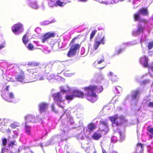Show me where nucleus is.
Listing matches in <instances>:
<instances>
[{"instance_id":"1","label":"nucleus","mask_w":153,"mask_h":153,"mask_svg":"<svg viewBox=\"0 0 153 153\" xmlns=\"http://www.w3.org/2000/svg\"><path fill=\"white\" fill-rule=\"evenodd\" d=\"M79 35L74 37L71 41L70 45H71L67 54V56L69 57H72L75 55L77 53V50H79L81 47V43L80 44L76 43L74 44L75 40L77 39Z\"/></svg>"},{"instance_id":"2","label":"nucleus","mask_w":153,"mask_h":153,"mask_svg":"<svg viewBox=\"0 0 153 153\" xmlns=\"http://www.w3.org/2000/svg\"><path fill=\"white\" fill-rule=\"evenodd\" d=\"M109 119L111 122L113 127L121 126L127 122V120L123 115L118 116L116 114L109 117Z\"/></svg>"},{"instance_id":"3","label":"nucleus","mask_w":153,"mask_h":153,"mask_svg":"<svg viewBox=\"0 0 153 153\" xmlns=\"http://www.w3.org/2000/svg\"><path fill=\"white\" fill-rule=\"evenodd\" d=\"M64 94L62 92H59L55 93L52 94L53 100L60 107L63 108L64 107V100L62 99V95Z\"/></svg>"},{"instance_id":"4","label":"nucleus","mask_w":153,"mask_h":153,"mask_svg":"<svg viewBox=\"0 0 153 153\" xmlns=\"http://www.w3.org/2000/svg\"><path fill=\"white\" fill-rule=\"evenodd\" d=\"M85 91H90L93 92L96 91L97 93L101 92L103 90L102 86L100 85H90L84 88Z\"/></svg>"},{"instance_id":"5","label":"nucleus","mask_w":153,"mask_h":153,"mask_svg":"<svg viewBox=\"0 0 153 153\" xmlns=\"http://www.w3.org/2000/svg\"><path fill=\"white\" fill-rule=\"evenodd\" d=\"M87 92L86 99L92 102H94L97 100V96L94 92L90 91H85Z\"/></svg>"},{"instance_id":"6","label":"nucleus","mask_w":153,"mask_h":153,"mask_svg":"<svg viewBox=\"0 0 153 153\" xmlns=\"http://www.w3.org/2000/svg\"><path fill=\"white\" fill-rule=\"evenodd\" d=\"M105 37L104 36L101 37L100 36H97L95 40L94 44V48L95 50L98 49L101 44H104Z\"/></svg>"},{"instance_id":"7","label":"nucleus","mask_w":153,"mask_h":153,"mask_svg":"<svg viewBox=\"0 0 153 153\" xmlns=\"http://www.w3.org/2000/svg\"><path fill=\"white\" fill-rule=\"evenodd\" d=\"M1 96L5 100L10 102H12V100L14 98V94L12 92L2 93Z\"/></svg>"},{"instance_id":"8","label":"nucleus","mask_w":153,"mask_h":153,"mask_svg":"<svg viewBox=\"0 0 153 153\" xmlns=\"http://www.w3.org/2000/svg\"><path fill=\"white\" fill-rule=\"evenodd\" d=\"M96 128V126L94 123H90L88 124L85 128L86 132L88 134H90Z\"/></svg>"},{"instance_id":"9","label":"nucleus","mask_w":153,"mask_h":153,"mask_svg":"<svg viewBox=\"0 0 153 153\" xmlns=\"http://www.w3.org/2000/svg\"><path fill=\"white\" fill-rule=\"evenodd\" d=\"M55 34L54 32H49L46 33L42 36V38L41 39L42 42L44 43L46 41L48 40V39L54 37Z\"/></svg>"},{"instance_id":"10","label":"nucleus","mask_w":153,"mask_h":153,"mask_svg":"<svg viewBox=\"0 0 153 153\" xmlns=\"http://www.w3.org/2000/svg\"><path fill=\"white\" fill-rule=\"evenodd\" d=\"M22 27V25L21 23H18L14 25L11 28L13 33L16 34L17 31L21 29Z\"/></svg>"},{"instance_id":"11","label":"nucleus","mask_w":153,"mask_h":153,"mask_svg":"<svg viewBox=\"0 0 153 153\" xmlns=\"http://www.w3.org/2000/svg\"><path fill=\"white\" fill-rule=\"evenodd\" d=\"M39 110L41 113L46 111L48 107V104L46 102L41 103L39 105Z\"/></svg>"},{"instance_id":"12","label":"nucleus","mask_w":153,"mask_h":153,"mask_svg":"<svg viewBox=\"0 0 153 153\" xmlns=\"http://www.w3.org/2000/svg\"><path fill=\"white\" fill-rule=\"evenodd\" d=\"M140 94V91L138 89L133 91L132 92V93L131 95V99L132 100H134L137 99L139 97Z\"/></svg>"},{"instance_id":"13","label":"nucleus","mask_w":153,"mask_h":153,"mask_svg":"<svg viewBox=\"0 0 153 153\" xmlns=\"http://www.w3.org/2000/svg\"><path fill=\"white\" fill-rule=\"evenodd\" d=\"M100 124L102 125V131H107L108 130V126L107 121L101 120L100 121Z\"/></svg>"},{"instance_id":"14","label":"nucleus","mask_w":153,"mask_h":153,"mask_svg":"<svg viewBox=\"0 0 153 153\" xmlns=\"http://www.w3.org/2000/svg\"><path fill=\"white\" fill-rule=\"evenodd\" d=\"M25 118L27 123H35L36 122L35 117L32 115L27 114L25 116Z\"/></svg>"},{"instance_id":"15","label":"nucleus","mask_w":153,"mask_h":153,"mask_svg":"<svg viewBox=\"0 0 153 153\" xmlns=\"http://www.w3.org/2000/svg\"><path fill=\"white\" fill-rule=\"evenodd\" d=\"M25 78V74L24 72L22 70H21L20 73L16 76V79L18 81L21 82L24 81Z\"/></svg>"},{"instance_id":"16","label":"nucleus","mask_w":153,"mask_h":153,"mask_svg":"<svg viewBox=\"0 0 153 153\" xmlns=\"http://www.w3.org/2000/svg\"><path fill=\"white\" fill-rule=\"evenodd\" d=\"M72 93L75 97L82 98L84 96L83 92L80 91L75 90L72 91Z\"/></svg>"},{"instance_id":"17","label":"nucleus","mask_w":153,"mask_h":153,"mask_svg":"<svg viewBox=\"0 0 153 153\" xmlns=\"http://www.w3.org/2000/svg\"><path fill=\"white\" fill-rule=\"evenodd\" d=\"M143 149V144L140 143H137L136 149V152L139 153H142Z\"/></svg>"},{"instance_id":"18","label":"nucleus","mask_w":153,"mask_h":153,"mask_svg":"<svg viewBox=\"0 0 153 153\" xmlns=\"http://www.w3.org/2000/svg\"><path fill=\"white\" fill-rule=\"evenodd\" d=\"M108 76L111 77V81L113 82H117L119 79L117 76L114 74L113 73L111 72H109L108 74Z\"/></svg>"},{"instance_id":"19","label":"nucleus","mask_w":153,"mask_h":153,"mask_svg":"<svg viewBox=\"0 0 153 153\" xmlns=\"http://www.w3.org/2000/svg\"><path fill=\"white\" fill-rule=\"evenodd\" d=\"M102 153H111L113 150V146H110L109 147L105 149L102 147Z\"/></svg>"},{"instance_id":"20","label":"nucleus","mask_w":153,"mask_h":153,"mask_svg":"<svg viewBox=\"0 0 153 153\" xmlns=\"http://www.w3.org/2000/svg\"><path fill=\"white\" fill-rule=\"evenodd\" d=\"M101 134L97 131L93 133L92 138L94 140H98L101 137Z\"/></svg>"},{"instance_id":"21","label":"nucleus","mask_w":153,"mask_h":153,"mask_svg":"<svg viewBox=\"0 0 153 153\" xmlns=\"http://www.w3.org/2000/svg\"><path fill=\"white\" fill-rule=\"evenodd\" d=\"M139 13L144 16H148L149 14L147 7L140 9L139 10Z\"/></svg>"},{"instance_id":"22","label":"nucleus","mask_w":153,"mask_h":153,"mask_svg":"<svg viewBox=\"0 0 153 153\" xmlns=\"http://www.w3.org/2000/svg\"><path fill=\"white\" fill-rule=\"evenodd\" d=\"M145 27L141 25H139L137 26V29L135 32L136 33L139 34L140 33H143Z\"/></svg>"},{"instance_id":"23","label":"nucleus","mask_w":153,"mask_h":153,"mask_svg":"<svg viewBox=\"0 0 153 153\" xmlns=\"http://www.w3.org/2000/svg\"><path fill=\"white\" fill-rule=\"evenodd\" d=\"M66 4V2L61 1L60 0H57L55 4V6H59L62 7L65 4Z\"/></svg>"},{"instance_id":"24","label":"nucleus","mask_w":153,"mask_h":153,"mask_svg":"<svg viewBox=\"0 0 153 153\" xmlns=\"http://www.w3.org/2000/svg\"><path fill=\"white\" fill-rule=\"evenodd\" d=\"M22 41L24 44L26 45L29 42L28 38L26 34H25L22 38Z\"/></svg>"},{"instance_id":"25","label":"nucleus","mask_w":153,"mask_h":153,"mask_svg":"<svg viewBox=\"0 0 153 153\" xmlns=\"http://www.w3.org/2000/svg\"><path fill=\"white\" fill-rule=\"evenodd\" d=\"M25 132L28 135L31 134V127L25 124Z\"/></svg>"},{"instance_id":"26","label":"nucleus","mask_w":153,"mask_h":153,"mask_svg":"<svg viewBox=\"0 0 153 153\" xmlns=\"http://www.w3.org/2000/svg\"><path fill=\"white\" fill-rule=\"evenodd\" d=\"M139 13H137L133 15V18L135 21H140V17Z\"/></svg>"},{"instance_id":"27","label":"nucleus","mask_w":153,"mask_h":153,"mask_svg":"<svg viewBox=\"0 0 153 153\" xmlns=\"http://www.w3.org/2000/svg\"><path fill=\"white\" fill-rule=\"evenodd\" d=\"M143 57L145 59V62H143V66L145 67H148V68H149V65H148V58H147V57H146V56L145 55H144L143 56Z\"/></svg>"},{"instance_id":"28","label":"nucleus","mask_w":153,"mask_h":153,"mask_svg":"<svg viewBox=\"0 0 153 153\" xmlns=\"http://www.w3.org/2000/svg\"><path fill=\"white\" fill-rule=\"evenodd\" d=\"M17 145V143L16 142L15 140L12 141L8 143V146L9 147H13L14 146H16Z\"/></svg>"},{"instance_id":"29","label":"nucleus","mask_w":153,"mask_h":153,"mask_svg":"<svg viewBox=\"0 0 153 153\" xmlns=\"http://www.w3.org/2000/svg\"><path fill=\"white\" fill-rule=\"evenodd\" d=\"M87 153H96V151L94 147L88 148L86 149Z\"/></svg>"},{"instance_id":"30","label":"nucleus","mask_w":153,"mask_h":153,"mask_svg":"<svg viewBox=\"0 0 153 153\" xmlns=\"http://www.w3.org/2000/svg\"><path fill=\"white\" fill-rule=\"evenodd\" d=\"M75 97L74 96L72 92V94L70 95H67L65 97V98L67 100H72L74 97Z\"/></svg>"},{"instance_id":"31","label":"nucleus","mask_w":153,"mask_h":153,"mask_svg":"<svg viewBox=\"0 0 153 153\" xmlns=\"http://www.w3.org/2000/svg\"><path fill=\"white\" fill-rule=\"evenodd\" d=\"M97 32V30H94L92 31L90 35V40H91L92 39H93Z\"/></svg>"},{"instance_id":"32","label":"nucleus","mask_w":153,"mask_h":153,"mask_svg":"<svg viewBox=\"0 0 153 153\" xmlns=\"http://www.w3.org/2000/svg\"><path fill=\"white\" fill-rule=\"evenodd\" d=\"M27 49L30 50H34V46L32 44L30 43L28 44L27 46H26Z\"/></svg>"},{"instance_id":"33","label":"nucleus","mask_w":153,"mask_h":153,"mask_svg":"<svg viewBox=\"0 0 153 153\" xmlns=\"http://www.w3.org/2000/svg\"><path fill=\"white\" fill-rule=\"evenodd\" d=\"M105 62V58L103 55H102L101 56V59L97 62V64H100Z\"/></svg>"},{"instance_id":"34","label":"nucleus","mask_w":153,"mask_h":153,"mask_svg":"<svg viewBox=\"0 0 153 153\" xmlns=\"http://www.w3.org/2000/svg\"><path fill=\"white\" fill-rule=\"evenodd\" d=\"M147 47L149 50L153 48V42H150L148 43Z\"/></svg>"},{"instance_id":"35","label":"nucleus","mask_w":153,"mask_h":153,"mask_svg":"<svg viewBox=\"0 0 153 153\" xmlns=\"http://www.w3.org/2000/svg\"><path fill=\"white\" fill-rule=\"evenodd\" d=\"M39 63H37L35 62H32L30 63V65L32 66H37L40 65Z\"/></svg>"},{"instance_id":"36","label":"nucleus","mask_w":153,"mask_h":153,"mask_svg":"<svg viewBox=\"0 0 153 153\" xmlns=\"http://www.w3.org/2000/svg\"><path fill=\"white\" fill-rule=\"evenodd\" d=\"M2 144L3 146H5L7 143V140L5 138L2 139Z\"/></svg>"},{"instance_id":"37","label":"nucleus","mask_w":153,"mask_h":153,"mask_svg":"<svg viewBox=\"0 0 153 153\" xmlns=\"http://www.w3.org/2000/svg\"><path fill=\"white\" fill-rule=\"evenodd\" d=\"M4 123L3 120H0V127L1 128H3L2 126H4ZM2 129L0 128V131H1Z\"/></svg>"},{"instance_id":"38","label":"nucleus","mask_w":153,"mask_h":153,"mask_svg":"<svg viewBox=\"0 0 153 153\" xmlns=\"http://www.w3.org/2000/svg\"><path fill=\"white\" fill-rule=\"evenodd\" d=\"M18 126L16 123H14L12 124H11L10 125L11 127L13 128H16Z\"/></svg>"},{"instance_id":"39","label":"nucleus","mask_w":153,"mask_h":153,"mask_svg":"<svg viewBox=\"0 0 153 153\" xmlns=\"http://www.w3.org/2000/svg\"><path fill=\"white\" fill-rule=\"evenodd\" d=\"M147 130L153 136V127L150 128Z\"/></svg>"},{"instance_id":"40","label":"nucleus","mask_w":153,"mask_h":153,"mask_svg":"<svg viewBox=\"0 0 153 153\" xmlns=\"http://www.w3.org/2000/svg\"><path fill=\"white\" fill-rule=\"evenodd\" d=\"M9 88V86L8 85L7 86L3 89V93H6L4 92L5 91H8V89Z\"/></svg>"},{"instance_id":"41","label":"nucleus","mask_w":153,"mask_h":153,"mask_svg":"<svg viewBox=\"0 0 153 153\" xmlns=\"http://www.w3.org/2000/svg\"><path fill=\"white\" fill-rule=\"evenodd\" d=\"M148 106L150 107H153V102H150L148 104Z\"/></svg>"},{"instance_id":"42","label":"nucleus","mask_w":153,"mask_h":153,"mask_svg":"<svg viewBox=\"0 0 153 153\" xmlns=\"http://www.w3.org/2000/svg\"><path fill=\"white\" fill-rule=\"evenodd\" d=\"M32 7L36 9H37L38 7V6L36 5L35 3H33L32 5Z\"/></svg>"},{"instance_id":"43","label":"nucleus","mask_w":153,"mask_h":153,"mask_svg":"<svg viewBox=\"0 0 153 153\" xmlns=\"http://www.w3.org/2000/svg\"><path fill=\"white\" fill-rule=\"evenodd\" d=\"M140 21L143 23H146L147 22V21H146L145 19H143L140 20Z\"/></svg>"},{"instance_id":"44","label":"nucleus","mask_w":153,"mask_h":153,"mask_svg":"<svg viewBox=\"0 0 153 153\" xmlns=\"http://www.w3.org/2000/svg\"><path fill=\"white\" fill-rule=\"evenodd\" d=\"M22 153H34L32 151H25L24 152Z\"/></svg>"},{"instance_id":"45","label":"nucleus","mask_w":153,"mask_h":153,"mask_svg":"<svg viewBox=\"0 0 153 153\" xmlns=\"http://www.w3.org/2000/svg\"><path fill=\"white\" fill-rule=\"evenodd\" d=\"M149 68L153 72V64H151L150 66H149Z\"/></svg>"},{"instance_id":"46","label":"nucleus","mask_w":153,"mask_h":153,"mask_svg":"<svg viewBox=\"0 0 153 153\" xmlns=\"http://www.w3.org/2000/svg\"><path fill=\"white\" fill-rule=\"evenodd\" d=\"M5 151L4 148H2L1 149V153H3Z\"/></svg>"},{"instance_id":"47","label":"nucleus","mask_w":153,"mask_h":153,"mask_svg":"<svg viewBox=\"0 0 153 153\" xmlns=\"http://www.w3.org/2000/svg\"><path fill=\"white\" fill-rule=\"evenodd\" d=\"M51 108L52 110L54 111L55 107L53 104L52 105Z\"/></svg>"},{"instance_id":"48","label":"nucleus","mask_w":153,"mask_h":153,"mask_svg":"<svg viewBox=\"0 0 153 153\" xmlns=\"http://www.w3.org/2000/svg\"><path fill=\"white\" fill-rule=\"evenodd\" d=\"M150 138L151 139H152L153 137V136L152 134L149 135Z\"/></svg>"},{"instance_id":"49","label":"nucleus","mask_w":153,"mask_h":153,"mask_svg":"<svg viewBox=\"0 0 153 153\" xmlns=\"http://www.w3.org/2000/svg\"><path fill=\"white\" fill-rule=\"evenodd\" d=\"M111 153H118L117 152L113 150Z\"/></svg>"},{"instance_id":"50","label":"nucleus","mask_w":153,"mask_h":153,"mask_svg":"<svg viewBox=\"0 0 153 153\" xmlns=\"http://www.w3.org/2000/svg\"><path fill=\"white\" fill-rule=\"evenodd\" d=\"M87 0H79V1L82 2H85Z\"/></svg>"},{"instance_id":"51","label":"nucleus","mask_w":153,"mask_h":153,"mask_svg":"<svg viewBox=\"0 0 153 153\" xmlns=\"http://www.w3.org/2000/svg\"><path fill=\"white\" fill-rule=\"evenodd\" d=\"M4 47V46L2 45H0V49H1L2 48H3Z\"/></svg>"},{"instance_id":"52","label":"nucleus","mask_w":153,"mask_h":153,"mask_svg":"<svg viewBox=\"0 0 153 153\" xmlns=\"http://www.w3.org/2000/svg\"><path fill=\"white\" fill-rule=\"evenodd\" d=\"M119 134H120V136H121V135H122V133L121 132H119Z\"/></svg>"},{"instance_id":"53","label":"nucleus","mask_w":153,"mask_h":153,"mask_svg":"<svg viewBox=\"0 0 153 153\" xmlns=\"http://www.w3.org/2000/svg\"><path fill=\"white\" fill-rule=\"evenodd\" d=\"M104 68V67H102V68H99V69H101L103 68Z\"/></svg>"},{"instance_id":"54","label":"nucleus","mask_w":153,"mask_h":153,"mask_svg":"<svg viewBox=\"0 0 153 153\" xmlns=\"http://www.w3.org/2000/svg\"><path fill=\"white\" fill-rule=\"evenodd\" d=\"M116 89H117V91H118V90H117V87H116Z\"/></svg>"},{"instance_id":"55","label":"nucleus","mask_w":153,"mask_h":153,"mask_svg":"<svg viewBox=\"0 0 153 153\" xmlns=\"http://www.w3.org/2000/svg\"><path fill=\"white\" fill-rule=\"evenodd\" d=\"M34 42L36 43L35 41H34Z\"/></svg>"},{"instance_id":"56","label":"nucleus","mask_w":153,"mask_h":153,"mask_svg":"<svg viewBox=\"0 0 153 153\" xmlns=\"http://www.w3.org/2000/svg\"><path fill=\"white\" fill-rule=\"evenodd\" d=\"M119 88H120V87H118Z\"/></svg>"},{"instance_id":"57","label":"nucleus","mask_w":153,"mask_h":153,"mask_svg":"<svg viewBox=\"0 0 153 153\" xmlns=\"http://www.w3.org/2000/svg\"><path fill=\"white\" fill-rule=\"evenodd\" d=\"M10 153H13V152H11Z\"/></svg>"}]
</instances>
